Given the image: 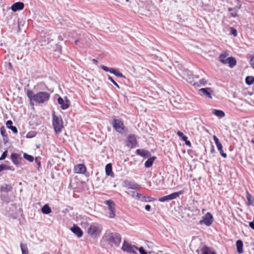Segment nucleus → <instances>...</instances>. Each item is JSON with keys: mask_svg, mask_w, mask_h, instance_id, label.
Returning a JSON list of instances; mask_svg holds the SVG:
<instances>
[{"mask_svg": "<svg viewBox=\"0 0 254 254\" xmlns=\"http://www.w3.org/2000/svg\"><path fill=\"white\" fill-rule=\"evenodd\" d=\"M26 95L29 99L30 105L33 106L35 104L42 105L47 103L51 96L48 92L39 91L35 93L31 89H27Z\"/></svg>", "mask_w": 254, "mask_h": 254, "instance_id": "1", "label": "nucleus"}, {"mask_svg": "<svg viewBox=\"0 0 254 254\" xmlns=\"http://www.w3.org/2000/svg\"><path fill=\"white\" fill-rule=\"evenodd\" d=\"M103 239L111 245L116 247L119 246L121 242V236L120 234L107 231L103 236Z\"/></svg>", "mask_w": 254, "mask_h": 254, "instance_id": "2", "label": "nucleus"}, {"mask_svg": "<svg viewBox=\"0 0 254 254\" xmlns=\"http://www.w3.org/2000/svg\"><path fill=\"white\" fill-rule=\"evenodd\" d=\"M102 230L101 225L97 223L91 224L87 229V233L92 238L96 239L100 237Z\"/></svg>", "mask_w": 254, "mask_h": 254, "instance_id": "3", "label": "nucleus"}, {"mask_svg": "<svg viewBox=\"0 0 254 254\" xmlns=\"http://www.w3.org/2000/svg\"><path fill=\"white\" fill-rule=\"evenodd\" d=\"M52 124L56 133L58 134L62 131L64 127L62 119L60 116H56L55 112L52 115Z\"/></svg>", "mask_w": 254, "mask_h": 254, "instance_id": "4", "label": "nucleus"}, {"mask_svg": "<svg viewBox=\"0 0 254 254\" xmlns=\"http://www.w3.org/2000/svg\"><path fill=\"white\" fill-rule=\"evenodd\" d=\"M228 54L226 52L222 53L219 57V61L224 64H228L230 68H233L236 65L237 61L234 57L227 58Z\"/></svg>", "mask_w": 254, "mask_h": 254, "instance_id": "5", "label": "nucleus"}, {"mask_svg": "<svg viewBox=\"0 0 254 254\" xmlns=\"http://www.w3.org/2000/svg\"><path fill=\"white\" fill-rule=\"evenodd\" d=\"M111 124L116 131L120 133H125L127 130V128L124 126L123 122L120 120L114 119Z\"/></svg>", "mask_w": 254, "mask_h": 254, "instance_id": "6", "label": "nucleus"}, {"mask_svg": "<svg viewBox=\"0 0 254 254\" xmlns=\"http://www.w3.org/2000/svg\"><path fill=\"white\" fill-rule=\"evenodd\" d=\"M214 221L212 215L210 212H207L199 221L200 225H205L206 226H210Z\"/></svg>", "mask_w": 254, "mask_h": 254, "instance_id": "7", "label": "nucleus"}, {"mask_svg": "<svg viewBox=\"0 0 254 254\" xmlns=\"http://www.w3.org/2000/svg\"><path fill=\"white\" fill-rule=\"evenodd\" d=\"M183 193V190H180L178 192H173L168 195L159 198L158 201L160 202L169 201V200L176 198L180 195L182 194Z\"/></svg>", "mask_w": 254, "mask_h": 254, "instance_id": "8", "label": "nucleus"}, {"mask_svg": "<svg viewBox=\"0 0 254 254\" xmlns=\"http://www.w3.org/2000/svg\"><path fill=\"white\" fill-rule=\"evenodd\" d=\"M105 204L109 210V217L114 218L115 216V203L112 200H108L105 201Z\"/></svg>", "mask_w": 254, "mask_h": 254, "instance_id": "9", "label": "nucleus"}, {"mask_svg": "<svg viewBox=\"0 0 254 254\" xmlns=\"http://www.w3.org/2000/svg\"><path fill=\"white\" fill-rule=\"evenodd\" d=\"M127 146L130 148H134L137 144V140L135 137V135L134 134H129L127 136Z\"/></svg>", "mask_w": 254, "mask_h": 254, "instance_id": "10", "label": "nucleus"}, {"mask_svg": "<svg viewBox=\"0 0 254 254\" xmlns=\"http://www.w3.org/2000/svg\"><path fill=\"white\" fill-rule=\"evenodd\" d=\"M122 249L124 251L130 253H136L135 250L137 249V248L136 246H132L125 241Z\"/></svg>", "mask_w": 254, "mask_h": 254, "instance_id": "11", "label": "nucleus"}, {"mask_svg": "<svg viewBox=\"0 0 254 254\" xmlns=\"http://www.w3.org/2000/svg\"><path fill=\"white\" fill-rule=\"evenodd\" d=\"M10 159L13 163L16 166L19 165L21 163V160H22L21 155L16 153H11Z\"/></svg>", "mask_w": 254, "mask_h": 254, "instance_id": "12", "label": "nucleus"}, {"mask_svg": "<svg viewBox=\"0 0 254 254\" xmlns=\"http://www.w3.org/2000/svg\"><path fill=\"white\" fill-rule=\"evenodd\" d=\"M58 102L61 105V107L63 110H65L69 107V101L66 97H65V100L64 101L61 97H59L58 98Z\"/></svg>", "mask_w": 254, "mask_h": 254, "instance_id": "13", "label": "nucleus"}, {"mask_svg": "<svg viewBox=\"0 0 254 254\" xmlns=\"http://www.w3.org/2000/svg\"><path fill=\"white\" fill-rule=\"evenodd\" d=\"M136 197L138 200L144 202H151L155 200V199L152 197L143 195L139 193H136Z\"/></svg>", "mask_w": 254, "mask_h": 254, "instance_id": "14", "label": "nucleus"}, {"mask_svg": "<svg viewBox=\"0 0 254 254\" xmlns=\"http://www.w3.org/2000/svg\"><path fill=\"white\" fill-rule=\"evenodd\" d=\"M71 231L78 238H81L83 235V232L79 227L74 224L70 228Z\"/></svg>", "mask_w": 254, "mask_h": 254, "instance_id": "15", "label": "nucleus"}, {"mask_svg": "<svg viewBox=\"0 0 254 254\" xmlns=\"http://www.w3.org/2000/svg\"><path fill=\"white\" fill-rule=\"evenodd\" d=\"M24 4L22 2H17L11 5V9L12 11L16 12L22 10L24 8Z\"/></svg>", "mask_w": 254, "mask_h": 254, "instance_id": "16", "label": "nucleus"}, {"mask_svg": "<svg viewBox=\"0 0 254 254\" xmlns=\"http://www.w3.org/2000/svg\"><path fill=\"white\" fill-rule=\"evenodd\" d=\"M199 92L203 94V95H205L206 97L210 99L212 98L211 94L213 91L211 88L206 87L201 88L199 90Z\"/></svg>", "mask_w": 254, "mask_h": 254, "instance_id": "17", "label": "nucleus"}, {"mask_svg": "<svg viewBox=\"0 0 254 254\" xmlns=\"http://www.w3.org/2000/svg\"><path fill=\"white\" fill-rule=\"evenodd\" d=\"M124 184L125 186L126 187H127L128 189L137 190L140 188V186L134 182H129L128 181H125L124 182Z\"/></svg>", "mask_w": 254, "mask_h": 254, "instance_id": "18", "label": "nucleus"}, {"mask_svg": "<svg viewBox=\"0 0 254 254\" xmlns=\"http://www.w3.org/2000/svg\"><path fill=\"white\" fill-rule=\"evenodd\" d=\"M75 172L78 174H84L86 171V168L84 164H79L74 166Z\"/></svg>", "mask_w": 254, "mask_h": 254, "instance_id": "19", "label": "nucleus"}, {"mask_svg": "<svg viewBox=\"0 0 254 254\" xmlns=\"http://www.w3.org/2000/svg\"><path fill=\"white\" fill-rule=\"evenodd\" d=\"M136 153L137 155L144 158H148L151 156V153L150 152L143 149H138L136 150Z\"/></svg>", "mask_w": 254, "mask_h": 254, "instance_id": "20", "label": "nucleus"}, {"mask_svg": "<svg viewBox=\"0 0 254 254\" xmlns=\"http://www.w3.org/2000/svg\"><path fill=\"white\" fill-rule=\"evenodd\" d=\"M106 174L108 176H111L112 178L115 177L114 173L112 171V165L111 163L107 164L105 166Z\"/></svg>", "mask_w": 254, "mask_h": 254, "instance_id": "21", "label": "nucleus"}, {"mask_svg": "<svg viewBox=\"0 0 254 254\" xmlns=\"http://www.w3.org/2000/svg\"><path fill=\"white\" fill-rule=\"evenodd\" d=\"M202 254H216V252L212 248L207 246L203 247L201 250Z\"/></svg>", "mask_w": 254, "mask_h": 254, "instance_id": "22", "label": "nucleus"}, {"mask_svg": "<svg viewBox=\"0 0 254 254\" xmlns=\"http://www.w3.org/2000/svg\"><path fill=\"white\" fill-rule=\"evenodd\" d=\"M12 187L10 184H4L0 187V191L1 192H8L12 190Z\"/></svg>", "mask_w": 254, "mask_h": 254, "instance_id": "23", "label": "nucleus"}, {"mask_svg": "<svg viewBox=\"0 0 254 254\" xmlns=\"http://www.w3.org/2000/svg\"><path fill=\"white\" fill-rule=\"evenodd\" d=\"M237 251L239 254L243 253V243L242 240H238L236 242Z\"/></svg>", "mask_w": 254, "mask_h": 254, "instance_id": "24", "label": "nucleus"}, {"mask_svg": "<svg viewBox=\"0 0 254 254\" xmlns=\"http://www.w3.org/2000/svg\"><path fill=\"white\" fill-rule=\"evenodd\" d=\"M240 8V6H235L234 7L228 8V10L229 11H231V12L230 13V15L233 17H237L238 16L237 12Z\"/></svg>", "mask_w": 254, "mask_h": 254, "instance_id": "25", "label": "nucleus"}, {"mask_svg": "<svg viewBox=\"0 0 254 254\" xmlns=\"http://www.w3.org/2000/svg\"><path fill=\"white\" fill-rule=\"evenodd\" d=\"M156 159V157L155 156L149 157L148 159L145 161L144 164V166L146 168H149L152 166L154 160Z\"/></svg>", "mask_w": 254, "mask_h": 254, "instance_id": "26", "label": "nucleus"}, {"mask_svg": "<svg viewBox=\"0 0 254 254\" xmlns=\"http://www.w3.org/2000/svg\"><path fill=\"white\" fill-rule=\"evenodd\" d=\"M212 113L219 118H223L225 115V113L223 111L220 110L213 109Z\"/></svg>", "mask_w": 254, "mask_h": 254, "instance_id": "27", "label": "nucleus"}, {"mask_svg": "<svg viewBox=\"0 0 254 254\" xmlns=\"http://www.w3.org/2000/svg\"><path fill=\"white\" fill-rule=\"evenodd\" d=\"M89 39L87 38H85L84 39H81V41L79 44V46L81 48H85L88 46L89 44Z\"/></svg>", "mask_w": 254, "mask_h": 254, "instance_id": "28", "label": "nucleus"}, {"mask_svg": "<svg viewBox=\"0 0 254 254\" xmlns=\"http://www.w3.org/2000/svg\"><path fill=\"white\" fill-rule=\"evenodd\" d=\"M41 211L43 214H49L51 212L52 210L48 205L45 204L42 207Z\"/></svg>", "mask_w": 254, "mask_h": 254, "instance_id": "29", "label": "nucleus"}, {"mask_svg": "<svg viewBox=\"0 0 254 254\" xmlns=\"http://www.w3.org/2000/svg\"><path fill=\"white\" fill-rule=\"evenodd\" d=\"M21 250L22 254H28V249L27 245L26 244L20 243V245Z\"/></svg>", "mask_w": 254, "mask_h": 254, "instance_id": "30", "label": "nucleus"}, {"mask_svg": "<svg viewBox=\"0 0 254 254\" xmlns=\"http://www.w3.org/2000/svg\"><path fill=\"white\" fill-rule=\"evenodd\" d=\"M216 147H217L218 151H219L221 155L225 158H226L227 156V155L226 153L224 152L222 144L220 143L219 144L216 145Z\"/></svg>", "mask_w": 254, "mask_h": 254, "instance_id": "31", "label": "nucleus"}, {"mask_svg": "<svg viewBox=\"0 0 254 254\" xmlns=\"http://www.w3.org/2000/svg\"><path fill=\"white\" fill-rule=\"evenodd\" d=\"M110 73L114 74L117 77L125 78V76L123 75V74L121 72H120L118 69L116 68H112Z\"/></svg>", "mask_w": 254, "mask_h": 254, "instance_id": "32", "label": "nucleus"}, {"mask_svg": "<svg viewBox=\"0 0 254 254\" xmlns=\"http://www.w3.org/2000/svg\"><path fill=\"white\" fill-rule=\"evenodd\" d=\"M245 81L247 85H251L254 82V77L253 76H248L245 79Z\"/></svg>", "mask_w": 254, "mask_h": 254, "instance_id": "33", "label": "nucleus"}, {"mask_svg": "<svg viewBox=\"0 0 254 254\" xmlns=\"http://www.w3.org/2000/svg\"><path fill=\"white\" fill-rule=\"evenodd\" d=\"M23 157L26 159L27 160H28V161H29L30 162H33L34 160V157L31 155H29L26 153H24L23 154Z\"/></svg>", "mask_w": 254, "mask_h": 254, "instance_id": "34", "label": "nucleus"}, {"mask_svg": "<svg viewBox=\"0 0 254 254\" xmlns=\"http://www.w3.org/2000/svg\"><path fill=\"white\" fill-rule=\"evenodd\" d=\"M5 133H6V129H5L4 127H3V126L1 127H0V133H1V135L3 136L4 140L5 139V138H6V139L8 138L7 135L5 134Z\"/></svg>", "mask_w": 254, "mask_h": 254, "instance_id": "35", "label": "nucleus"}, {"mask_svg": "<svg viewBox=\"0 0 254 254\" xmlns=\"http://www.w3.org/2000/svg\"><path fill=\"white\" fill-rule=\"evenodd\" d=\"M139 251V252L140 253V254H151V252H147L145 249L141 247H140L139 248H137V249Z\"/></svg>", "mask_w": 254, "mask_h": 254, "instance_id": "36", "label": "nucleus"}, {"mask_svg": "<svg viewBox=\"0 0 254 254\" xmlns=\"http://www.w3.org/2000/svg\"><path fill=\"white\" fill-rule=\"evenodd\" d=\"M0 166L2 168V171L3 170H11L12 168L11 166H9L5 164H1Z\"/></svg>", "mask_w": 254, "mask_h": 254, "instance_id": "37", "label": "nucleus"}, {"mask_svg": "<svg viewBox=\"0 0 254 254\" xmlns=\"http://www.w3.org/2000/svg\"><path fill=\"white\" fill-rule=\"evenodd\" d=\"M230 32L231 34L233 35L234 37H236L237 36V31L235 28L232 27H230Z\"/></svg>", "mask_w": 254, "mask_h": 254, "instance_id": "38", "label": "nucleus"}, {"mask_svg": "<svg viewBox=\"0 0 254 254\" xmlns=\"http://www.w3.org/2000/svg\"><path fill=\"white\" fill-rule=\"evenodd\" d=\"M108 79L111 81L118 89L120 88L119 84L113 79V78L110 76H108Z\"/></svg>", "mask_w": 254, "mask_h": 254, "instance_id": "39", "label": "nucleus"}, {"mask_svg": "<svg viewBox=\"0 0 254 254\" xmlns=\"http://www.w3.org/2000/svg\"><path fill=\"white\" fill-rule=\"evenodd\" d=\"M251 195L249 193L247 192L246 197L248 200V205H249L253 204V201L251 200Z\"/></svg>", "mask_w": 254, "mask_h": 254, "instance_id": "40", "label": "nucleus"}, {"mask_svg": "<svg viewBox=\"0 0 254 254\" xmlns=\"http://www.w3.org/2000/svg\"><path fill=\"white\" fill-rule=\"evenodd\" d=\"M100 67L104 71H105L106 72H111L112 68H109V67H108L106 66H105L104 65H100Z\"/></svg>", "mask_w": 254, "mask_h": 254, "instance_id": "41", "label": "nucleus"}, {"mask_svg": "<svg viewBox=\"0 0 254 254\" xmlns=\"http://www.w3.org/2000/svg\"><path fill=\"white\" fill-rule=\"evenodd\" d=\"M250 64L252 66V67L254 69V54L252 55L250 57Z\"/></svg>", "mask_w": 254, "mask_h": 254, "instance_id": "42", "label": "nucleus"}, {"mask_svg": "<svg viewBox=\"0 0 254 254\" xmlns=\"http://www.w3.org/2000/svg\"><path fill=\"white\" fill-rule=\"evenodd\" d=\"M36 135L35 132H29L26 134V137L28 138H31L34 137Z\"/></svg>", "mask_w": 254, "mask_h": 254, "instance_id": "43", "label": "nucleus"}, {"mask_svg": "<svg viewBox=\"0 0 254 254\" xmlns=\"http://www.w3.org/2000/svg\"><path fill=\"white\" fill-rule=\"evenodd\" d=\"M213 140L215 142V143L216 145L219 144L221 143V142L219 141L218 138L215 135L213 136Z\"/></svg>", "mask_w": 254, "mask_h": 254, "instance_id": "44", "label": "nucleus"}, {"mask_svg": "<svg viewBox=\"0 0 254 254\" xmlns=\"http://www.w3.org/2000/svg\"><path fill=\"white\" fill-rule=\"evenodd\" d=\"M213 140L215 142V143L216 145L219 144L221 143V142L219 141L218 138L215 135L213 136Z\"/></svg>", "mask_w": 254, "mask_h": 254, "instance_id": "45", "label": "nucleus"}, {"mask_svg": "<svg viewBox=\"0 0 254 254\" xmlns=\"http://www.w3.org/2000/svg\"><path fill=\"white\" fill-rule=\"evenodd\" d=\"M12 122L11 120H8L6 123V127L8 128H9L10 127H13L12 126Z\"/></svg>", "mask_w": 254, "mask_h": 254, "instance_id": "46", "label": "nucleus"}, {"mask_svg": "<svg viewBox=\"0 0 254 254\" xmlns=\"http://www.w3.org/2000/svg\"><path fill=\"white\" fill-rule=\"evenodd\" d=\"M7 152H8L7 150L4 151L1 155V158L3 159V160L5 159L7 156Z\"/></svg>", "mask_w": 254, "mask_h": 254, "instance_id": "47", "label": "nucleus"}, {"mask_svg": "<svg viewBox=\"0 0 254 254\" xmlns=\"http://www.w3.org/2000/svg\"><path fill=\"white\" fill-rule=\"evenodd\" d=\"M199 83L201 85H204L207 83V80L205 78L201 79L199 81Z\"/></svg>", "mask_w": 254, "mask_h": 254, "instance_id": "48", "label": "nucleus"}, {"mask_svg": "<svg viewBox=\"0 0 254 254\" xmlns=\"http://www.w3.org/2000/svg\"><path fill=\"white\" fill-rule=\"evenodd\" d=\"M9 129H11V131L15 133H16L18 131L17 128L14 126L10 127Z\"/></svg>", "mask_w": 254, "mask_h": 254, "instance_id": "49", "label": "nucleus"}, {"mask_svg": "<svg viewBox=\"0 0 254 254\" xmlns=\"http://www.w3.org/2000/svg\"><path fill=\"white\" fill-rule=\"evenodd\" d=\"M145 209L146 211H149L151 209V206L149 204H147L145 205Z\"/></svg>", "mask_w": 254, "mask_h": 254, "instance_id": "50", "label": "nucleus"}, {"mask_svg": "<svg viewBox=\"0 0 254 254\" xmlns=\"http://www.w3.org/2000/svg\"><path fill=\"white\" fill-rule=\"evenodd\" d=\"M81 38L76 40L74 41V43L75 45L79 46V44H80V42H81Z\"/></svg>", "mask_w": 254, "mask_h": 254, "instance_id": "51", "label": "nucleus"}, {"mask_svg": "<svg viewBox=\"0 0 254 254\" xmlns=\"http://www.w3.org/2000/svg\"><path fill=\"white\" fill-rule=\"evenodd\" d=\"M249 226L252 229L254 230V222H249Z\"/></svg>", "mask_w": 254, "mask_h": 254, "instance_id": "52", "label": "nucleus"}, {"mask_svg": "<svg viewBox=\"0 0 254 254\" xmlns=\"http://www.w3.org/2000/svg\"><path fill=\"white\" fill-rule=\"evenodd\" d=\"M177 134L179 137L181 138L184 135V133L180 131H178Z\"/></svg>", "mask_w": 254, "mask_h": 254, "instance_id": "53", "label": "nucleus"}, {"mask_svg": "<svg viewBox=\"0 0 254 254\" xmlns=\"http://www.w3.org/2000/svg\"><path fill=\"white\" fill-rule=\"evenodd\" d=\"M137 192H135V191H131V194H130V195L132 197H136V194Z\"/></svg>", "mask_w": 254, "mask_h": 254, "instance_id": "54", "label": "nucleus"}, {"mask_svg": "<svg viewBox=\"0 0 254 254\" xmlns=\"http://www.w3.org/2000/svg\"><path fill=\"white\" fill-rule=\"evenodd\" d=\"M182 139L184 141H186L187 140H188V137L186 135H184L182 137Z\"/></svg>", "mask_w": 254, "mask_h": 254, "instance_id": "55", "label": "nucleus"}, {"mask_svg": "<svg viewBox=\"0 0 254 254\" xmlns=\"http://www.w3.org/2000/svg\"><path fill=\"white\" fill-rule=\"evenodd\" d=\"M210 152L212 154H213L215 152V149H214V147L213 145H212V146H211Z\"/></svg>", "mask_w": 254, "mask_h": 254, "instance_id": "56", "label": "nucleus"}, {"mask_svg": "<svg viewBox=\"0 0 254 254\" xmlns=\"http://www.w3.org/2000/svg\"><path fill=\"white\" fill-rule=\"evenodd\" d=\"M35 162L37 163L38 166V168L39 167H41V163L39 161H38L37 159H35Z\"/></svg>", "mask_w": 254, "mask_h": 254, "instance_id": "57", "label": "nucleus"}, {"mask_svg": "<svg viewBox=\"0 0 254 254\" xmlns=\"http://www.w3.org/2000/svg\"><path fill=\"white\" fill-rule=\"evenodd\" d=\"M185 144L187 145V146H191V143L190 141L189 140H187L186 142H185Z\"/></svg>", "mask_w": 254, "mask_h": 254, "instance_id": "58", "label": "nucleus"}, {"mask_svg": "<svg viewBox=\"0 0 254 254\" xmlns=\"http://www.w3.org/2000/svg\"><path fill=\"white\" fill-rule=\"evenodd\" d=\"M93 62L94 63H97V61L96 60H95V59H93Z\"/></svg>", "mask_w": 254, "mask_h": 254, "instance_id": "59", "label": "nucleus"}, {"mask_svg": "<svg viewBox=\"0 0 254 254\" xmlns=\"http://www.w3.org/2000/svg\"><path fill=\"white\" fill-rule=\"evenodd\" d=\"M251 142L254 144V139H252Z\"/></svg>", "mask_w": 254, "mask_h": 254, "instance_id": "60", "label": "nucleus"}, {"mask_svg": "<svg viewBox=\"0 0 254 254\" xmlns=\"http://www.w3.org/2000/svg\"><path fill=\"white\" fill-rule=\"evenodd\" d=\"M8 64H9V66H10V67L12 66V64L10 63H9Z\"/></svg>", "mask_w": 254, "mask_h": 254, "instance_id": "61", "label": "nucleus"}, {"mask_svg": "<svg viewBox=\"0 0 254 254\" xmlns=\"http://www.w3.org/2000/svg\"><path fill=\"white\" fill-rule=\"evenodd\" d=\"M3 160V159H1V157H0V160Z\"/></svg>", "mask_w": 254, "mask_h": 254, "instance_id": "62", "label": "nucleus"}, {"mask_svg": "<svg viewBox=\"0 0 254 254\" xmlns=\"http://www.w3.org/2000/svg\"><path fill=\"white\" fill-rule=\"evenodd\" d=\"M60 38H61V36H59V38L60 39Z\"/></svg>", "mask_w": 254, "mask_h": 254, "instance_id": "63", "label": "nucleus"}, {"mask_svg": "<svg viewBox=\"0 0 254 254\" xmlns=\"http://www.w3.org/2000/svg\"><path fill=\"white\" fill-rule=\"evenodd\" d=\"M195 84H196V83H194L193 84V85H195Z\"/></svg>", "mask_w": 254, "mask_h": 254, "instance_id": "64", "label": "nucleus"}]
</instances>
